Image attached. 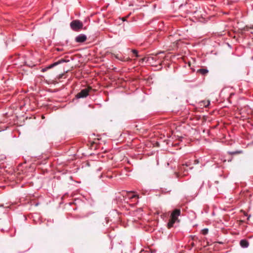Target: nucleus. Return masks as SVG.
Listing matches in <instances>:
<instances>
[{
  "mask_svg": "<svg viewBox=\"0 0 253 253\" xmlns=\"http://www.w3.org/2000/svg\"><path fill=\"white\" fill-rule=\"evenodd\" d=\"M180 210L177 209L174 210L172 211L170 216V219L167 224V227L169 229L172 227L173 226V224L176 221H179L178 220V217L180 215Z\"/></svg>",
  "mask_w": 253,
  "mask_h": 253,
  "instance_id": "obj_1",
  "label": "nucleus"
},
{
  "mask_svg": "<svg viewBox=\"0 0 253 253\" xmlns=\"http://www.w3.org/2000/svg\"><path fill=\"white\" fill-rule=\"evenodd\" d=\"M190 164L189 160L187 159H184L181 162V165L179 168V173L183 176H188L189 170L190 169Z\"/></svg>",
  "mask_w": 253,
  "mask_h": 253,
  "instance_id": "obj_2",
  "label": "nucleus"
},
{
  "mask_svg": "<svg viewBox=\"0 0 253 253\" xmlns=\"http://www.w3.org/2000/svg\"><path fill=\"white\" fill-rule=\"evenodd\" d=\"M70 27L71 29L75 31H78L82 29L83 24L82 22L79 20H73L70 23Z\"/></svg>",
  "mask_w": 253,
  "mask_h": 253,
  "instance_id": "obj_3",
  "label": "nucleus"
},
{
  "mask_svg": "<svg viewBox=\"0 0 253 253\" xmlns=\"http://www.w3.org/2000/svg\"><path fill=\"white\" fill-rule=\"evenodd\" d=\"M91 89V88L90 87H88L87 88H84L81 90L80 92H79L76 95V97L77 98H84L87 97L89 94V91Z\"/></svg>",
  "mask_w": 253,
  "mask_h": 253,
  "instance_id": "obj_4",
  "label": "nucleus"
},
{
  "mask_svg": "<svg viewBox=\"0 0 253 253\" xmlns=\"http://www.w3.org/2000/svg\"><path fill=\"white\" fill-rule=\"evenodd\" d=\"M126 199H129L131 200L132 202L134 203H137L138 202V197L137 195H136L134 192H129L126 193L125 195Z\"/></svg>",
  "mask_w": 253,
  "mask_h": 253,
  "instance_id": "obj_5",
  "label": "nucleus"
},
{
  "mask_svg": "<svg viewBox=\"0 0 253 253\" xmlns=\"http://www.w3.org/2000/svg\"><path fill=\"white\" fill-rule=\"evenodd\" d=\"M195 10H192L191 12L192 13L194 18H195L196 19H199L202 16L200 8L195 7Z\"/></svg>",
  "mask_w": 253,
  "mask_h": 253,
  "instance_id": "obj_6",
  "label": "nucleus"
},
{
  "mask_svg": "<svg viewBox=\"0 0 253 253\" xmlns=\"http://www.w3.org/2000/svg\"><path fill=\"white\" fill-rule=\"evenodd\" d=\"M87 39L86 36L84 34H80L75 38V41L77 42L82 43L84 42Z\"/></svg>",
  "mask_w": 253,
  "mask_h": 253,
  "instance_id": "obj_7",
  "label": "nucleus"
},
{
  "mask_svg": "<svg viewBox=\"0 0 253 253\" xmlns=\"http://www.w3.org/2000/svg\"><path fill=\"white\" fill-rule=\"evenodd\" d=\"M69 62V60H66V59H61L60 60H59L57 62H55L52 64H50V67H55L56 66L60 64H61V63H67V62Z\"/></svg>",
  "mask_w": 253,
  "mask_h": 253,
  "instance_id": "obj_8",
  "label": "nucleus"
},
{
  "mask_svg": "<svg viewBox=\"0 0 253 253\" xmlns=\"http://www.w3.org/2000/svg\"><path fill=\"white\" fill-rule=\"evenodd\" d=\"M240 245L243 248H247L249 245V243L247 240L244 239L240 241Z\"/></svg>",
  "mask_w": 253,
  "mask_h": 253,
  "instance_id": "obj_9",
  "label": "nucleus"
},
{
  "mask_svg": "<svg viewBox=\"0 0 253 253\" xmlns=\"http://www.w3.org/2000/svg\"><path fill=\"white\" fill-rule=\"evenodd\" d=\"M113 56L116 58V59L121 61H126V60L125 59V57L123 56L120 55L119 54H113Z\"/></svg>",
  "mask_w": 253,
  "mask_h": 253,
  "instance_id": "obj_10",
  "label": "nucleus"
},
{
  "mask_svg": "<svg viewBox=\"0 0 253 253\" xmlns=\"http://www.w3.org/2000/svg\"><path fill=\"white\" fill-rule=\"evenodd\" d=\"M210 104V100H204L200 102V105L205 107H208Z\"/></svg>",
  "mask_w": 253,
  "mask_h": 253,
  "instance_id": "obj_11",
  "label": "nucleus"
},
{
  "mask_svg": "<svg viewBox=\"0 0 253 253\" xmlns=\"http://www.w3.org/2000/svg\"><path fill=\"white\" fill-rule=\"evenodd\" d=\"M197 72L200 73L202 75H205L209 72V71L206 69H200L197 71Z\"/></svg>",
  "mask_w": 253,
  "mask_h": 253,
  "instance_id": "obj_12",
  "label": "nucleus"
},
{
  "mask_svg": "<svg viewBox=\"0 0 253 253\" xmlns=\"http://www.w3.org/2000/svg\"><path fill=\"white\" fill-rule=\"evenodd\" d=\"M131 52L135 55V57H139V55L138 54V52L137 50L133 49L131 50Z\"/></svg>",
  "mask_w": 253,
  "mask_h": 253,
  "instance_id": "obj_13",
  "label": "nucleus"
},
{
  "mask_svg": "<svg viewBox=\"0 0 253 253\" xmlns=\"http://www.w3.org/2000/svg\"><path fill=\"white\" fill-rule=\"evenodd\" d=\"M50 64L46 66L45 68H42V72H45L47 70L52 68L53 67H50Z\"/></svg>",
  "mask_w": 253,
  "mask_h": 253,
  "instance_id": "obj_14",
  "label": "nucleus"
},
{
  "mask_svg": "<svg viewBox=\"0 0 253 253\" xmlns=\"http://www.w3.org/2000/svg\"><path fill=\"white\" fill-rule=\"evenodd\" d=\"M242 152L241 151H234V152H230L229 153L231 155H236V154H241V153H242Z\"/></svg>",
  "mask_w": 253,
  "mask_h": 253,
  "instance_id": "obj_15",
  "label": "nucleus"
},
{
  "mask_svg": "<svg viewBox=\"0 0 253 253\" xmlns=\"http://www.w3.org/2000/svg\"><path fill=\"white\" fill-rule=\"evenodd\" d=\"M209 230L207 228L204 229L202 230L203 235H206L208 233Z\"/></svg>",
  "mask_w": 253,
  "mask_h": 253,
  "instance_id": "obj_16",
  "label": "nucleus"
},
{
  "mask_svg": "<svg viewBox=\"0 0 253 253\" xmlns=\"http://www.w3.org/2000/svg\"><path fill=\"white\" fill-rule=\"evenodd\" d=\"M64 76V74H60L59 76V79H61V78H63Z\"/></svg>",
  "mask_w": 253,
  "mask_h": 253,
  "instance_id": "obj_17",
  "label": "nucleus"
},
{
  "mask_svg": "<svg viewBox=\"0 0 253 253\" xmlns=\"http://www.w3.org/2000/svg\"><path fill=\"white\" fill-rule=\"evenodd\" d=\"M199 163V161L198 160H195L194 161V164H198Z\"/></svg>",
  "mask_w": 253,
  "mask_h": 253,
  "instance_id": "obj_18",
  "label": "nucleus"
},
{
  "mask_svg": "<svg viewBox=\"0 0 253 253\" xmlns=\"http://www.w3.org/2000/svg\"><path fill=\"white\" fill-rule=\"evenodd\" d=\"M107 177H109V178H112V177H113V176H112V175H109V174H107Z\"/></svg>",
  "mask_w": 253,
  "mask_h": 253,
  "instance_id": "obj_19",
  "label": "nucleus"
},
{
  "mask_svg": "<svg viewBox=\"0 0 253 253\" xmlns=\"http://www.w3.org/2000/svg\"><path fill=\"white\" fill-rule=\"evenodd\" d=\"M188 66L190 67V61H188L187 63Z\"/></svg>",
  "mask_w": 253,
  "mask_h": 253,
  "instance_id": "obj_20",
  "label": "nucleus"
},
{
  "mask_svg": "<svg viewBox=\"0 0 253 253\" xmlns=\"http://www.w3.org/2000/svg\"><path fill=\"white\" fill-rule=\"evenodd\" d=\"M194 218H196V215L195 213H194Z\"/></svg>",
  "mask_w": 253,
  "mask_h": 253,
  "instance_id": "obj_21",
  "label": "nucleus"
},
{
  "mask_svg": "<svg viewBox=\"0 0 253 253\" xmlns=\"http://www.w3.org/2000/svg\"><path fill=\"white\" fill-rule=\"evenodd\" d=\"M190 246H191V247L192 246H194L193 243H191Z\"/></svg>",
  "mask_w": 253,
  "mask_h": 253,
  "instance_id": "obj_22",
  "label": "nucleus"
}]
</instances>
